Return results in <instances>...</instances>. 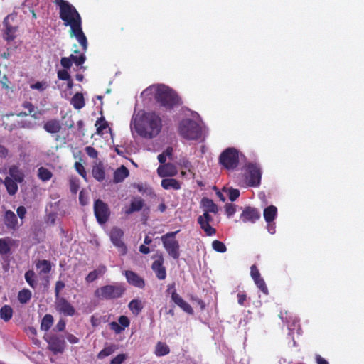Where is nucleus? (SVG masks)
<instances>
[{
	"mask_svg": "<svg viewBox=\"0 0 364 364\" xmlns=\"http://www.w3.org/2000/svg\"><path fill=\"white\" fill-rule=\"evenodd\" d=\"M123 235L124 232L117 227L113 228L109 233L110 240L113 245L118 248L122 255H125L127 253V247L122 240Z\"/></svg>",
	"mask_w": 364,
	"mask_h": 364,
	"instance_id": "obj_10",
	"label": "nucleus"
},
{
	"mask_svg": "<svg viewBox=\"0 0 364 364\" xmlns=\"http://www.w3.org/2000/svg\"><path fill=\"white\" fill-rule=\"evenodd\" d=\"M14 114H7L2 115L0 118V125L6 130L11 132L14 129H16V120L13 119L11 117Z\"/></svg>",
	"mask_w": 364,
	"mask_h": 364,
	"instance_id": "obj_18",
	"label": "nucleus"
},
{
	"mask_svg": "<svg viewBox=\"0 0 364 364\" xmlns=\"http://www.w3.org/2000/svg\"><path fill=\"white\" fill-rule=\"evenodd\" d=\"M31 298V292L28 289H23L18 292V299L21 304H26Z\"/></svg>",
	"mask_w": 364,
	"mask_h": 364,
	"instance_id": "obj_40",
	"label": "nucleus"
},
{
	"mask_svg": "<svg viewBox=\"0 0 364 364\" xmlns=\"http://www.w3.org/2000/svg\"><path fill=\"white\" fill-rule=\"evenodd\" d=\"M110 328L114 331L115 333L119 334L124 330L119 326V324L115 321H112L109 323Z\"/></svg>",
	"mask_w": 364,
	"mask_h": 364,
	"instance_id": "obj_56",
	"label": "nucleus"
},
{
	"mask_svg": "<svg viewBox=\"0 0 364 364\" xmlns=\"http://www.w3.org/2000/svg\"><path fill=\"white\" fill-rule=\"evenodd\" d=\"M86 153L87 154L92 158V159H95L97 157V151L95 150V148L92 147V146H87L86 149Z\"/></svg>",
	"mask_w": 364,
	"mask_h": 364,
	"instance_id": "obj_59",
	"label": "nucleus"
},
{
	"mask_svg": "<svg viewBox=\"0 0 364 364\" xmlns=\"http://www.w3.org/2000/svg\"><path fill=\"white\" fill-rule=\"evenodd\" d=\"M17 214H18V216L21 218V219H23L25 215H26V209L24 206H19L18 208H17Z\"/></svg>",
	"mask_w": 364,
	"mask_h": 364,
	"instance_id": "obj_62",
	"label": "nucleus"
},
{
	"mask_svg": "<svg viewBox=\"0 0 364 364\" xmlns=\"http://www.w3.org/2000/svg\"><path fill=\"white\" fill-rule=\"evenodd\" d=\"M3 183H4L6 191L10 196H14L17 193L18 190V183H19L18 181L6 176L4 181H3Z\"/></svg>",
	"mask_w": 364,
	"mask_h": 364,
	"instance_id": "obj_25",
	"label": "nucleus"
},
{
	"mask_svg": "<svg viewBox=\"0 0 364 364\" xmlns=\"http://www.w3.org/2000/svg\"><path fill=\"white\" fill-rule=\"evenodd\" d=\"M250 274L257 287L264 294H267L268 289L264 279L261 277L260 274L255 265L251 267Z\"/></svg>",
	"mask_w": 364,
	"mask_h": 364,
	"instance_id": "obj_17",
	"label": "nucleus"
},
{
	"mask_svg": "<svg viewBox=\"0 0 364 364\" xmlns=\"http://www.w3.org/2000/svg\"><path fill=\"white\" fill-rule=\"evenodd\" d=\"M118 322L123 330L127 328L130 324V321L126 316H120L118 318Z\"/></svg>",
	"mask_w": 364,
	"mask_h": 364,
	"instance_id": "obj_46",
	"label": "nucleus"
},
{
	"mask_svg": "<svg viewBox=\"0 0 364 364\" xmlns=\"http://www.w3.org/2000/svg\"><path fill=\"white\" fill-rule=\"evenodd\" d=\"M129 309L133 314L137 316L143 309V304L140 299H133L128 305Z\"/></svg>",
	"mask_w": 364,
	"mask_h": 364,
	"instance_id": "obj_34",
	"label": "nucleus"
},
{
	"mask_svg": "<svg viewBox=\"0 0 364 364\" xmlns=\"http://www.w3.org/2000/svg\"><path fill=\"white\" fill-rule=\"evenodd\" d=\"M9 149L5 146L0 143V158L6 159V157L9 156Z\"/></svg>",
	"mask_w": 364,
	"mask_h": 364,
	"instance_id": "obj_60",
	"label": "nucleus"
},
{
	"mask_svg": "<svg viewBox=\"0 0 364 364\" xmlns=\"http://www.w3.org/2000/svg\"><path fill=\"white\" fill-rule=\"evenodd\" d=\"M8 20L9 16L4 18V23L6 26V39L9 41L14 38L13 33H14V28L8 26Z\"/></svg>",
	"mask_w": 364,
	"mask_h": 364,
	"instance_id": "obj_44",
	"label": "nucleus"
},
{
	"mask_svg": "<svg viewBox=\"0 0 364 364\" xmlns=\"http://www.w3.org/2000/svg\"><path fill=\"white\" fill-rule=\"evenodd\" d=\"M4 223L6 227L11 229H16L18 220L15 213L11 210H6L4 215Z\"/></svg>",
	"mask_w": 364,
	"mask_h": 364,
	"instance_id": "obj_24",
	"label": "nucleus"
},
{
	"mask_svg": "<svg viewBox=\"0 0 364 364\" xmlns=\"http://www.w3.org/2000/svg\"><path fill=\"white\" fill-rule=\"evenodd\" d=\"M161 119L154 112H139L134 114L130 123V129L145 139H152L161 132Z\"/></svg>",
	"mask_w": 364,
	"mask_h": 364,
	"instance_id": "obj_1",
	"label": "nucleus"
},
{
	"mask_svg": "<svg viewBox=\"0 0 364 364\" xmlns=\"http://www.w3.org/2000/svg\"><path fill=\"white\" fill-rule=\"evenodd\" d=\"M241 218L245 223H255L260 218V213L256 208H247L243 210Z\"/></svg>",
	"mask_w": 364,
	"mask_h": 364,
	"instance_id": "obj_19",
	"label": "nucleus"
},
{
	"mask_svg": "<svg viewBox=\"0 0 364 364\" xmlns=\"http://www.w3.org/2000/svg\"><path fill=\"white\" fill-rule=\"evenodd\" d=\"M202 204L204 208V212L217 213L218 211V206L211 199L204 198L202 200Z\"/></svg>",
	"mask_w": 364,
	"mask_h": 364,
	"instance_id": "obj_33",
	"label": "nucleus"
},
{
	"mask_svg": "<svg viewBox=\"0 0 364 364\" xmlns=\"http://www.w3.org/2000/svg\"><path fill=\"white\" fill-rule=\"evenodd\" d=\"M55 309L60 314L67 316H72L75 313V308L63 297L56 299Z\"/></svg>",
	"mask_w": 364,
	"mask_h": 364,
	"instance_id": "obj_14",
	"label": "nucleus"
},
{
	"mask_svg": "<svg viewBox=\"0 0 364 364\" xmlns=\"http://www.w3.org/2000/svg\"><path fill=\"white\" fill-rule=\"evenodd\" d=\"M58 77L61 80H69L70 75L65 69H63L58 70Z\"/></svg>",
	"mask_w": 364,
	"mask_h": 364,
	"instance_id": "obj_51",
	"label": "nucleus"
},
{
	"mask_svg": "<svg viewBox=\"0 0 364 364\" xmlns=\"http://www.w3.org/2000/svg\"><path fill=\"white\" fill-rule=\"evenodd\" d=\"M144 200L141 198H134L130 204V206L124 210L126 215H130L134 212L139 211L144 206Z\"/></svg>",
	"mask_w": 364,
	"mask_h": 364,
	"instance_id": "obj_26",
	"label": "nucleus"
},
{
	"mask_svg": "<svg viewBox=\"0 0 364 364\" xmlns=\"http://www.w3.org/2000/svg\"><path fill=\"white\" fill-rule=\"evenodd\" d=\"M212 247L214 250L221 253H223L227 250L225 244L219 240H214L212 242Z\"/></svg>",
	"mask_w": 364,
	"mask_h": 364,
	"instance_id": "obj_45",
	"label": "nucleus"
},
{
	"mask_svg": "<svg viewBox=\"0 0 364 364\" xmlns=\"http://www.w3.org/2000/svg\"><path fill=\"white\" fill-rule=\"evenodd\" d=\"M95 126L97 127V133L101 134L102 132L107 128V122L103 120H97L95 123Z\"/></svg>",
	"mask_w": 364,
	"mask_h": 364,
	"instance_id": "obj_53",
	"label": "nucleus"
},
{
	"mask_svg": "<svg viewBox=\"0 0 364 364\" xmlns=\"http://www.w3.org/2000/svg\"><path fill=\"white\" fill-rule=\"evenodd\" d=\"M151 91H155V98L161 106L171 109L179 104V99L176 94L165 85H158L149 87Z\"/></svg>",
	"mask_w": 364,
	"mask_h": 364,
	"instance_id": "obj_3",
	"label": "nucleus"
},
{
	"mask_svg": "<svg viewBox=\"0 0 364 364\" xmlns=\"http://www.w3.org/2000/svg\"><path fill=\"white\" fill-rule=\"evenodd\" d=\"M161 185L166 190H179L181 188L180 183L174 178H164L161 181Z\"/></svg>",
	"mask_w": 364,
	"mask_h": 364,
	"instance_id": "obj_29",
	"label": "nucleus"
},
{
	"mask_svg": "<svg viewBox=\"0 0 364 364\" xmlns=\"http://www.w3.org/2000/svg\"><path fill=\"white\" fill-rule=\"evenodd\" d=\"M164 258L162 255H159L156 259L154 261L151 269L156 274V277L160 280H164L166 277V268L163 265Z\"/></svg>",
	"mask_w": 364,
	"mask_h": 364,
	"instance_id": "obj_16",
	"label": "nucleus"
},
{
	"mask_svg": "<svg viewBox=\"0 0 364 364\" xmlns=\"http://www.w3.org/2000/svg\"><path fill=\"white\" fill-rule=\"evenodd\" d=\"M178 165L181 168L186 169L189 172L191 171V168H193L191 163L186 157L181 158L178 162Z\"/></svg>",
	"mask_w": 364,
	"mask_h": 364,
	"instance_id": "obj_43",
	"label": "nucleus"
},
{
	"mask_svg": "<svg viewBox=\"0 0 364 364\" xmlns=\"http://www.w3.org/2000/svg\"><path fill=\"white\" fill-rule=\"evenodd\" d=\"M9 173L10 178L16 180L19 183H22L24 180V173L17 165H11L9 168Z\"/></svg>",
	"mask_w": 364,
	"mask_h": 364,
	"instance_id": "obj_23",
	"label": "nucleus"
},
{
	"mask_svg": "<svg viewBox=\"0 0 364 364\" xmlns=\"http://www.w3.org/2000/svg\"><path fill=\"white\" fill-rule=\"evenodd\" d=\"M48 343V348L55 354L63 353L65 346L64 339L55 335L48 336L46 338Z\"/></svg>",
	"mask_w": 364,
	"mask_h": 364,
	"instance_id": "obj_11",
	"label": "nucleus"
},
{
	"mask_svg": "<svg viewBox=\"0 0 364 364\" xmlns=\"http://www.w3.org/2000/svg\"><path fill=\"white\" fill-rule=\"evenodd\" d=\"M14 244V240L10 237L0 239V255H7L11 251V247Z\"/></svg>",
	"mask_w": 364,
	"mask_h": 364,
	"instance_id": "obj_28",
	"label": "nucleus"
},
{
	"mask_svg": "<svg viewBox=\"0 0 364 364\" xmlns=\"http://www.w3.org/2000/svg\"><path fill=\"white\" fill-rule=\"evenodd\" d=\"M13 315V310L11 306L4 305L0 309V317L5 321H9Z\"/></svg>",
	"mask_w": 364,
	"mask_h": 364,
	"instance_id": "obj_36",
	"label": "nucleus"
},
{
	"mask_svg": "<svg viewBox=\"0 0 364 364\" xmlns=\"http://www.w3.org/2000/svg\"><path fill=\"white\" fill-rule=\"evenodd\" d=\"M115 349L116 348L114 346H109L105 347L97 354V358L99 359H103L104 358L112 354L114 352Z\"/></svg>",
	"mask_w": 364,
	"mask_h": 364,
	"instance_id": "obj_42",
	"label": "nucleus"
},
{
	"mask_svg": "<svg viewBox=\"0 0 364 364\" xmlns=\"http://www.w3.org/2000/svg\"><path fill=\"white\" fill-rule=\"evenodd\" d=\"M33 127V124L31 122L23 121V120H16V129L23 128V129H32Z\"/></svg>",
	"mask_w": 364,
	"mask_h": 364,
	"instance_id": "obj_47",
	"label": "nucleus"
},
{
	"mask_svg": "<svg viewBox=\"0 0 364 364\" xmlns=\"http://www.w3.org/2000/svg\"><path fill=\"white\" fill-rule=\"evenodd\" d=\"M70 58H72V61L77 65H82L85 61V56L83 54L79 56L70 55Z\"/></svg>",
	"mask_w": 364,
	"mask_h": 364,
	"instance_id": "obj_48",
	"label": "nucleus"
},
{
	"mask_svg": "<svg viewBox=\"0 0 364 364\" xmlns=\"http://www.w3.org/2000/svg\"><path fill=\"white\" fill-rule=\"evenodd\" d=\"M212 221L213 218L208 212H204L198 218V223L208 236H212L215 233V229L210 225Z\"/></svg>",
	"mask_w": 364,
	"mask_h": 364,
	"instance_id": "obj_12",
	"label": "nucleus"
},
{
	"mask_svg": "<svg viewBox=\"0 0 364 364\" xmlns=\"http://www.w3.org/2000/svg\"><path fill=\"white\" fill-rule=\"evenodd\" d=\"M75 167L78 173L85 178L86 177V171L85 170L84 166L79 162H76L75 164Z\"/></svg>",
	"mask_w": 364,
	"mask_h": 364,
	"instance_id": "obj_57",
	"label": "nucleus"
},
{
	"mask_svg": "<svg viewBox=\"0 0 364 364\" xmlns=\"http://www.w3.org/2000/svg\"><path fill=\"white\" fill-rule=\"evenodd\" d=\"M62 128L61 124L58 119H50L45 122L43 129L50 134H57Z\"/></svg>",
	"mask_w": 364,
	"mask_h": 364,
	"instance_id": "obj_21",
	"label": "nucleus"
},
{
	"mask_svg": "<svg viewBox=\"0 0 364 364\" xmlns=\"http://www.w3.org/2000/svg\"><path fill=\"white\" fill-rule=\"evenodd\" d=\"M71 104L75 109L82 108L85 106L83 95L79 92L76 93L71 99Z\"/></svg>",
	"mask_w": 364,
	"mask_h": 364,
	"instance_id": "obj_35",
	"label": "nucleus"
},
{
	"mask_svg": "<svg viewBox=\"0 0 364 364\" xmlns=\"http://www.w3.org/2000/svg\"><path fill=\"white\" fill-rule=\"evenodd\" d=\"M59 9L60 18L63 21L64 25L70 27V36L75 37L83 50L86 51L87 41L82 30V20L79 13L68 1H61Z\"/></svg>",
	"mask_w": 364,
	"mask_h": 364,
	"instance_id": "obj_2",
	"label": "nucleus"
},
{
	"mask_svg": "<svg viewBox=\"0 0 364 364\" xmlns=\"http://www.w3.org/2000/svg\"><path fill=\"white\" fill-rule=\"evenodd\" d=\"M178 129L180 134L187 139H196L200 137L201 134L200 125L190 119L182 120Z\"/></svg>",
	"mask_w": 364,
	"mask_h": 364,
	"instance_id": "obj_5",
	"label": "nucleus"
},
{
	"mask_svg": "<svg viewBox=\"0 0 364 364\" xmlns=\"http://www.w3.org/2000/svg\"><path fill=\"white\" fill-rule=\"evenodd\" d=\"M129 171L124 166H121L114 172V182L116 183L123 181L128 176Z\"/></svg>",
	"mask_w": 364,
	"mask_h": 364,
	"instance_id": "obj_27",
	"label": "nucleus"
},
{
	"mask_svg": "<svg viewBox=\"0 0 364 364\" xmlns=\"http://www.w3.org/2000/svg\"><path fill=\"white\" fill-rule=\"evenodd\" d=\"M23 107L28 110L30 114L34 111V106L29 102H23Z\"/></svg>",
	"mask_w": 364,
	"mask_h": 364,
	"instance_id": "obj_64",
	"label": "nucleus"
},
{
	"mask_svg": "<svg viewBox=\"0 0 364 364\" xmlns=\"http://www.w3.org/2000/svg\"><path fill=\"white\" fill-rule=\"evenodd\" d=\"M47 85L46 82H38L31 85V88L33 90H38L43 91L46 88Z\"/></svg>",
	"mask_w": 364,
	"mask_h": 364,
	"instance_id": "obj_58",
	"label": "nucleus"
},
{
	"mask_svg": "<svg viewBox=\"0 0 364 364\" xmlns=\"http://www.w3.org/2000/svg\"><path fill=\"white\" fill-rule=\"evenodd\" d=\"M236 211L235 205L232 203H228L225 205V213L230 218L232 216Z\"/></svg>",
	"mask_w": 364,
	"mask_h": 364,
	"instance_id": "obj_50",
	"label": "nucleus"
},
{
	"mask_svg": "<svg viewBox=\"0 0 364 364\" xmlns=\"http://www.w3.org/2000/svg\"><path fill=\"white\" fill-rule=\"evenodd\" d=\"M157 174L161 178L173 177L178 174L177 166L172 163H166L159 165L157 168Z\"/></svg>",
	"mask_w": 364,
	"mask_h": 364,
	"instance_id": "obj_15",
	"label": "nucleus"
},
{
	"mask_svg": "<svg viewBox=\"0 0 364 364\" xmlns=\"http://www.w3.org/2000/svg\"><path fill=\"white\" fill-rule=\"evenodd\" d=\"M107 271V267L100 264L96 269L90 272L85 277V281L87 283H91L96 280L98 277L103 276Z\"/></svg>",
	"mask_w": 364,
	"mask_h": 364,
	"instance_id": "obj_22",
	"label": "nucleus"
},
{
	"mask_svg": "<svg viewBox=\"0 0 364 364\" xmlns=\"http://www.w3.org/2000/svg\"><path fill=\"white\" fill-rule=\"evenodd\" d=\"M125 288L121 284H107L97 289L95 296L100 300H111L120 298L124 293Z\"/></svg>",
	"mask_w": 364,
	"mask_h": 364,
	"instance_id": "obj_4",
	"label": "nucleus"
},
{
	"mask_svg": "<svg viewBox=\"0 0 364 364\" xmlns=\"http://www.w3.org/2000/svg\"><path fill=\"white\" fill-rule=\"evenodd\" d=\"M53 323V318L50 314H46L41 323V328L43 331H48Z\"/></svg>",
	"mask_w": 364,
	"mask_h": 364,
	"instance_id": "obj_37",
	"label": "nucleus"
},
{
	"mask_svg": "<svg viewBox=\"0 0 364 364\" xmlns=\"http://www.w3.org/2000/svg\"><path fill=\"white\" fill-rule=\"evenodd\" d=\"M178 230L170 232L161 236V240L164 249L166 250L169 256L174 259H178L180 257V245L176 239V235Z\"/></svg>",
	"mask_w": 364,
	"mask_h": 364,
	"instance_id": "obj_6",
	"label": "nucleus"
},
{
	"mask_svg": "<svg viewBox=\"0 0 364 364\" xmlns=\"http://www.w3.org/2000/svg\"><path fill=\"white\" fill-rule=\"evenodd\" d=\"M35 278L36 275L33 271L29 270L26 272L25 279L32 288H35L37 285V282L36 281Z\"/></svg>",
	"mask_w": 364,
	"mask_h": 364,
	"instance_id": "obj_41",
	"label": "nucleus"
},
{
	"mask_svg": "<svg viewBox=\"0 0 364 364\" xmlns=\"http://www.w3.org/2000/svg\"><path fill=\"white\" fill-rule=\"evenodd\" d=\"M170 353V348L164 342L159 341L156 343L154 354L157 357H161L168 355Z\"/></svg>",
	"mask_w": 364,
	"mask_h": 364,
	"instance_id": "obj_30",
	"label": "nucleus"
},
{
	"mask_svg": "<svg viewBox=\"0 0 364 364\" xmlns=\"http://www.w3.org/2000/svg\"><path fill=\"white\" fill-rule=\"evenodd\" d=\"M261 168L256 164H249L245 167V178L240 181L241 186H258L261 182Z\"/></svg>",
	"mask_w": 364,
	"mask_h": 364,
	"instance_id": "obj_7",
	"label": "nucleus"
},
{
	"mask_svg": "<svg viewBox=\"0 0 364 364\" xmlns=\"http://www.w3.org/2000/svg\"><path fill=\"white\" fill-rule=\"evenodd\" d=\"M67 340L73 344L77 343L79 342V339L73 334L68 333L66 336Z\"/></svg>",
	"mask_w": 364,
	"mask_h": 364,
	"instance_id": "obj_63",
	"label": "nucleus"
},
{
	"mask_svg": "<svg viewBox=\"0 0 364 364\" xmlns=\"http://www.w3.org/2000/svg\"><path fill=\"white\" fill-rule=\"evenodd\" d=\"M92 176L98 181H102L105 178V173L102 164H97L92 170Z\"/></svg>",
	"mask_w": 364,
	"mask_h": 364,
	"instance_id": "obj_32",
	"label": "nucleus"
},
{
	"mask_svg": "<svg viewBox=\"0 0 364 364\" xmlns=\"http://www.w3.org/2000/svg\"><path fill=\"white\" fill-rule=\"evenodd\" d=\"M65 287V284L62 281H58L55 283V293L56 299L60 298L59 296L60 291Z\"/></svg>",
	"mask_w": 364,
	"mask_h": 364,
	"instance_id": "obj_55",
	"label": "nucleus"
},
{
	"mask_svg": "<svg viewBox=\"0 0 364 364\" xmlns=\"http://www.w3.org/2000/svg\"><path fill=\"white\" fill-rule=\"evenodd\" d=\"M174 284H169L168 286V291H170L171 289L173 290L171 292V299L172 301L177 304L180 308H181L185 312L193 314V309L191 306V305L187 303L186 301H184L181 296L176 293V291L174 289Z\"/></svg>",
	"mask_w": 364,
	"mask_h": 364,
	"instance_id": "obj_13",
	"label": "nucleus"
},
{
	"mask_svg": "<svg viewBox=\"0 0 364 364\" xmlns=\"http://www.w3.org/2000/svg\"><path fill=\"white\" fill-rule=\"evenodd\" d=\"M124 275L130 284L139 288H143L144 287V280L135 272L127 270L125 271Z\"/></svg>",
	"mask_w": 364,
	"mask_h": 364,
	"instance_id": "obj_20",
	"label": "nucleus"
},
{
	"mask_svg": "<svg viewBox=\"0 0 364 364\" xmlns=\"http://www.w3.org/2000/svg\"><path fill=\"white\" fill-rule=\"evenodd\" d=\"M228 193L229 199L231 201H235L240 196V191L238 189L229 188Z\"/></svg>",
	"mask_w": 364,
	"mask_h": 364,
	"instance_id": "obj_49",
	"label": "nucleus"
},
{
	"mask_svg": "<svg viewBox=\"0 0 364 364\" xmlns=\"http://www.w3.org/2000/svg\"><path fill=\"white\" fill-rule=\"evenodd\" d=\"M277 213V209L274 205H270L264 210V218L267 223L274 221Z\"/></svg>",
	"mask_w": 364,
	"mask_h": 364,
	"instance_id": "obj_31",
	"label": "nucleus"
},
{
	"mask_svg": "<svg viewBox=\"0 0 364 364\" xmlns=\"http://www.w3.org/2000/svg\"><path fill=\"white\" fill-rule=\"evenodd\" d=\"M94 212L97 222L100 224L107 221L110 213L108 205L100 199L95 202Z\"/></svg>",
	"mask_w": 364,
	"mask_h": 364,
	"instance_id": "obj_9",
	"label": "nucleus"
},
{
	"mask_svg": "<svg viewBox=\"0 0 364 364\" xmlns=\"http://www.w3.org/2000/svg\"><path fill=\"white\" fill-rule=\"evenodd\" d=\"M53 176V173L48 168L40 167L38 169V177L43 181H49Z\"/></svg>",
	"mask_w": 364,
	"mask_h": 364,
	"instance_id": "obj_38",
	"label": "nucleus"
},
{
	"mask_svg": "<svg viewBox=\"0 0 364 364\" xmlns=\"http://www.w3.org/2000/svg\"><path fill=\"white\" fill-rule=\"evenodd\" d=\"M72 63H73V61H72V58L70 57V58L63 57L60 60V64L65 70L68 69L71 67Z\"/></svg>",
	"mask_w": 364,
	"mask_h": 364,
	"instance_id": "obj_52",
	"label": "nucleus"
},
{
	"mask_svg": "<svg viewBox=\"0 0 364 364\" xmlns=\"http://www.w3.org/2000/svg\"><path fill=\"white\" fill-rule=\"evenodd\" d=\"M126 358L125 354H119L111 360L110 364H122Z\"/></svg>",
	"mask_w": 364,
	"mask_h": 364,
	"instance_id": "obj_54",
	"label": "nucleus"
},
{
	"mask_svg": "<svg viewBox=\"0 0 364 364\" xmlns=\"http://www.w3.org/2000/svg\"><path fill=\"white\" fill-rule=\"evenodd\" d=\"M36 267L41 273H48L51 269L50 262L48 260H40L36 264Z\"/></svg>",
	"mask_w": 364,
	"mask_h": 364,
	"instance_id": "obj_39",
	"label": "nucleus"
},
{
	"mask_svg": "<svg viewBox=\"0 0 364 364\" xmlns=\"http://www.w3.org/2000/svg\"><path fill=\"white\" fill-rule=\"evenodd\" d=\"M70 191L76 193L79 189V183L77 181L71 179L70 181Z\"/></svg>",
	"mask_w": 364,
	"mask_h": 364,
	"instance_id": "obj_61",
	"label": "nucleus"
},
{
	"mask_svg": "<svg viewBox=\"0 0 364 364\" xmlns=\"http://www.w3.org/2000/svg\"><path fill=\"white\" fill-rule=\"evenodd\" d=\"M219 161L226 169L233 170L238 165L239 153L234 148H228L221 153Z\"/></svg>",
	"mask_w": 364,
	"mask_h": 364,
	"instance_id": "obj_8",
	"label": "nucleus"
}]
</instances>
